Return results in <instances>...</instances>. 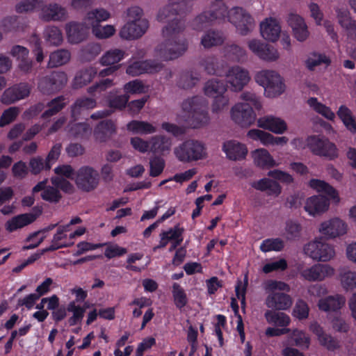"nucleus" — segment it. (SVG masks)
<instances>
[{
	"instance_id": "nucleus-6",
	"label": "nucleus",
	"mask_w": 356,
	"mask_h": 356,
	"mask_svg": "<svg viewBox=\"0 0 356 356\" xmlns=\"http://www.w3.org/2000/svg\"><path fill=\"white\" fill-rule=\"evenodd\" d=\"M74 181L81 191L91 192L99 185V175L93 168L84 165L76 171Z\"/></svg>"
},
{
	"instance_id": "nucleus-28",
	"label": "nucleus",
	"mask_w": 356,
	"mask_h": 356,
	"mask_svg": "<svg viewBox=\"0 0 356 356\" xmlns=\"http://www.w3.org/2000/svg\"><path fill=\"white\" fill-rule=\"evenodd\" d=\"M97 102L90 97L78 98L71 106V116L74 120H76L84 111L92 109L96 107Z\"/></svg>"
},
{
	"instance_id": "nucleus-2",
	"label": "nucleus",
	"mask_w": 356,
	"mask_h": 356,
	"mask_svg": "<svg viewBox=\"0 0 356 356\" xmlns=\"http://www.w3.org/2000/svg\"><path fill=\"white\" fill-rule=\"evenodd\" d=\"M181 108L188 113L186 121L191 128H200L209 123V116L206 110L205 99L202 97L194 96L185 99Z\"/></svg>"
},
{
	"instance_id": "nucleus-10",
	"label": "nucleus",
	"mask_w": 356,
	"mask_h": 356,
	"mask_svg": "<svg viewBox=\"0 0 356 356\" xmlns=\"http://www.w3.org/2000/svg\"><path fill=\"white\" fill-rule=\"evenodd\" d=\"M248 47L259 58L266 61H275L280 57L277 49L273 46L257 40H250Z\"/></svg>"
},
{
	"instance_id": "nucleus-16",
	"label": "nucleus",
	"mask_w": 356,
	"mask_h": 356,
	"mask_svg": "<svg viewBox=\"0 0 356 356\" xmlns=\"http://www.w3.org/2000/svg\"><path fill=\"white\" fill-rule=\"evenodd\" d=\"M65 8L56 3L44 5L41 8L40 18L44 22H62L67 19Z\"/></svg>"
},
{
	"instance_id": "nucleus-35",
	"label": "nucleus",
	"mask_w": 356,
	"mask_h": 356,
	"mask_svg": "<svg viewBox=\"0 0 356 356\" xmlns=\"http://www.w3.org/2000/svg\"><path fill=\"white\" fill-rule=\"evenodd\" d=\"M65 99L63 95H60L49 101L47 104L48 108L42 113L41 118L44 120H47L58 113L66 106Z\"/></svg>"
},
{
	"instance_id": "nucleus-30",
	"label": "nucleus",
	"mask_w": 356,
	"mask_h": 356,
	"mask_svg": "<svg viewBox=\"0 0 356 356\" xmlns=\"http://www.w3.org/2000/svg\"><path fill=\"white\" fill-rule=\"evenodd\" d=\"M255 165L262 169H269L277 165L275 161L265 149H257L252 152Z\"/></svg>"
},
{
	"instance_id": "nucleus-32",
	"label": "nucleus",
	"mask_w": 356,
	"mask_h": 356,
	"mask_svg": "<svg viewBox=\"0 0 356 356\" xmlns=\"http://www.w3.org/2000/svg\"><path fill=\"white\" fill-rule=\"evenodd\" d=\"M227 85L222 80L211 79L206 82L204 91L208 97H216L223 95L227 90Z\"/></svg>"
},
{
	"instance_id": "nucleus-52",
	"label": "nucleus",
	"mask_w": 356,
	"mask_h": 356,
	"mask_svg": "<svg viewBox=\"0 0 356 356\" xmlns=\"http://www.w3.org/2000/svg\"><path fill=\"white\" fill-rule=\"evenodd\" d=\"M248 284V274L245 275L243 282L241 280L236 281L235 286V293L238 299L241 301V307L245 309V294Z\"/></svg>"
},
{
	"instance_id": "nucleus-17",
	"label": "nucleus",
	"mask_w": 356,
	"mask_h": 356,
	"mask_svg": "<svg viewBox=\"0 0 356 356\" xmlns=\"http://www.w3.org/2000/svg\"><path fill=\"white\" fill-rule=\"evenodd\" d=\"M293 303L291 297L283 292H273L268 295L265 304L267 307L275 310H286Z\"/></svg>"
},
{
	"instance_id": "nucleus-11",
	"label": "nucleus",
	"mask_w": 356,
	"mask_h": 356,
	"mask_svg": "<svg viewBox=\"0 0 356 356\" xmlns=\"http://www.w3.org/2000/svg\"><path fill=\"white\" fill-rule=\"evenodd\" d=\"M163 65L155 60L135 61L127 68V73L131 76H138L142 74H154L160 72Z\"/></svg>"
},
{
	"instance_id": "nucleus-5",
	"label": "nucleus",
	"mask_w": 356,
	"mask_h": 356,
	"mask_svg": "<svg viewBox=\"0 0 356 356\" xmlns=\"http://www.w3.org/2000/svg\"><path fill=\"white\" fill-rule=\"evenodd\" d=\"M307 146L313 154L334 160L339 156L336 145L325 137L312 135L307 137Z\"/></svg>"
},
{
	"instance_id": "nucleus-44",
	"label": "nucleus",
	"mask_w": 356,
	"mask_h": 356,
	"mask_svg": "<svg viewBox=\"0 0 356 356\" xmlns=\"http://www.w3.org/2000/svg\"><path fill=\"white\" fill-rule=\"evenodd\" d=\"M309 186L318 192L324 193L327 195L330 198H335L337 197V191L331 185L325 181L318 179H312L309 182Z\"/></svg>"
},
{
	"instance_id": "nucleus-29",
	"label": "nucleus",
	"mask_w": 356,
	"mask_h": 356,
	"mask_svg": "<svg viewBox=\"0 0 356 356\" xmlns=\"http://www.w3.org/2000/svg\"><path fill=\"white\" fill-rule=\"evenodd\" d=\"M97 74V69L93 66L80 70L77 72L73 81L74 88H81L86 86L92 81Z\"/></svg>"
},
{
	"instance_id": "nucleus-48",
	"label": "nucleus",
	"mask_w": 356,
	"mask_h": 356,
	"mask_svg": "<svg viewBox=\"0 0 356 356\" xmlns=\"http://www.w3.org/2000/svg\"><path fill=\"white\" fill-rule=\"evenodd\" d=\"M69 132L75 138L83 139L91 134V128L86 122L74 123L70 127Z\"/></svg>"
},
{
	"instance_id": "nucleus-63",
	"label": "nucleus",
	"mask_w": 356,
	"mask_h": 356,
	"mask_svg": "<svg viewBox=\"0 0 356 356\" xmlns=\"http://www.w3.org/2000/svg\"><path fill=\"white\" fill-rule=\"evenodd\" d=\"M287 268V262L284 259L266 264L263 266V272L266 274L277 270H284Z\"/></svg>"
},
{
	"instance_id": "nucleus-39",
	"label": "nucleus",
	"mask_w": 356,
	"mask_h": 356,
	"mask_svg": "<svg viewBox=\"0 0 356 356\" xmlns=\"http://www.w3.org/2000/svg\"><path fill=\"white\" fill-rule=\"evenodd\" d=\"M337 115L345 127L353 133L356 132V120L351 111L346 106L341 105L337 111Z\"/></svg>"
},
{
	"instance_id": "nucleus-56",
	"label": "nucleus",
	"mask_w": 356,
	"mask_h": 356,
	"mask_svg": "<svg viewBox=\"0 0 356 356\" xmlns=\"http://www.w3.org/2000/svg\"><path fill=\"white\" fill-rule=\"evenodd\" d=\"M42 200L50 203L56 204L60 202L62 195L60 191L53 186H47L41 193Z\"/></svg>"
},
{
	"instance_id": "nucleus-25",
	"label": "nucleus",
	"mask_w": 356,
	"mask_h": 356,
	"mask_svg": "<svg viewBox=\"0 0 356 356\" xmlns=\"http://www.w3.org/2000/svg\"><path fill=\"white\" fill-rule=\"evenodd\" d=\"M257 123L259 127L277 134H283L287 128L286 124L283 120L273 115L260 118Z\"/></svg>"
},
{
	"instance_id": "nucleus-59",
	"label": "nucleus",
	"mask_w": 356,
	"mask_h": 356,
	"mask_svg": "<svg viewBox=\"0 0 356 356\" xmlns=\"http://www.w3.org/2000/svg\"><path fill=\"white\" fill-rule=\"evenodd\" d=\"M129 96L128 95H121L111 97L108 99V106L111 108L122 110L127 105Z\"/></svg>"
},
{
	"instance_id": "nucleus-54",
	"label": "nucleus",
	"mask_w": 356,
	"mask_h": 356,
	"mask_svg": "<svg viewBox=\"0 0 356 356\" xmlns=\"http://www.w3.org/2000/svg\"><path fill=\"white\" fill-rule=\"evenodd\" d=\"M330 59L325 54H313L306 60L307 67L309 70H314L315 67L320 65L322 63L328 66L330 64Z\"/></svg>"
},
{
	"instance_id": "nucleus-22",
	"label": "nucleus",
	"mask_w": 356,
	"mask_h": 356,
	"mask_svg": "<svg viewBox=\"0 0 356 356\" xmlns=\"http://www.w3.org/2000/svg\"><path fill=\"white\" fill-rule=\"evenodd\" d=\"M287 22L293 30L295 38L300 42L305 41L309 36L307 26L302 17L298 15L289 14Z\"/></svg>"
},
{
	"instance_id": "nucleus-15",
	"label": "nucleus",
	"mask_w": 356,
	"mask_h": 356,
	"mask_svg": "<svg viewBox=\"0 0 356 356\" xmlns=\"http://www.w3.org/2000/svg\"><path fill=\"white\" fill-rule=\"evenodd\" d=\"M334 271V268L328 264H318L304 269L301 272V276L309 282L322 281L325 277L332 276Z\"/></svg>"
},
{
	"instance_id": "nucleus-42",
	"label": "nucleus",
	"mask_w": 356,
	"mask_h": 356,
	"mask_svg": "<svg viewBox=\"0 0 356 356\" xmlns=\"http://www.w3.org/2000/svg\"><path fill=\"white\" fill-rule=\"evenodd\" d=\"M70 52L66 49H58L49 55L48 67L53 68L67 63L70 59Z\"/></svg>"
},
{
	"instance_id": "nucleus-37",
	"label": "nucleus",
	"mask_w": 356,
	"mask_h": 356,
	"mask_svg": "<svg viewBox=\"0 0 356 356\" xmlns=\"http://www.w3.org/2000/svg\"><path fill=\"white\" fill-rule=\"evenodd\" d=\"M127 129L136 134H149L156 131V129L152 124L140 120H131L127 124Z\"/></svg>"
},
{
	"instance_id": "nucleus-50",
	"label": "nucleus",
	"mask_w": 356,
	"mask_h": 356,
	"mask_svg": "<svg viewBox=\"0 0 356 356\" xmlns=\"http://www.w3.org/2000/svg\"><path fill=\"white\" fill-rule=\"evenodd\" d=\"M115 29L112 25L102 26L100 24H92V33L99 39H106L114 35Z\"/></svg>"
},
{
	"instance_id": "nucleus-21",
	"label": "nucleus",
	"mask_w": 356,
	"mask_h": 356,
	"mask_svg": "<svg viewBox=\"0 0 356 356\" xmlns=\"http://www.w3.org/2000/svg\"><path fill=\"white\" fill-rule=\"evenodd\" d=\"M184 228L180 227L179 224L176 225L166 231H162L160 234L161 240L159 244L153 248L154 251L158 249L164 248L169 242L182 243L184 240L183 234Z\"/></svg>"
},
{
	"instance_id": "nucleus-9",
	"label": "nucleus",
	"mask_w": 356,
	"mask_h": 356,
	"mask_svg": "<svg viewBox=\"0 0 356 356\" xmlns=\"http://www.w3.org/2000/svg\"><path fill=\"white\" fill-rule=\"evenodd\" d=\"M232 119L238 125L247 127L256 120V114L249 103L236 104L231 111Z\"/></svg>"
},
{
	"instance_id": "nucleus-64",
	"label": "nucleus",
	"mask_w": 356,
	"mask_h": 356,
	"mask_svg": "<svg viewBox=\"0 0 356 356\" xmlns=\"http://www.w3.org/2000/svg\"><path fill=\"white\" fill-rule=\"evenodd\" d=\"M341 282L346 290L356 289V273L348 271L341 277Z\"/></svg>"
},
{
	"instance_id": "nucleus-41",
	"label": "nucleus",
	"mask_w": 356,
	"mask_h": 356,
	"mask_svg": "<svg viewBox=\"0 0 356 356\" xmlns=\"http://www.w3.org/2000/svg\"><path fill=\"white\" fill-rule=\"evenodd\" d=\"M171 147V140L164 136H155L152 138L150 149L154 153L164 154Z\"/></svg>"
},
{
	"instance_id": "nucleus-47",
	"label": "nucleus",
	"mask_w": 356,
	"mask_h": 356,
	"mask_svg": "<svg viewBox=\"0 0 356 356\" xmlns=\"http://www.w3.org/2000/svg\"><path fill=\"white\" fill-rule=\"evenodd\" d=\"M44 37L51 45L58 46L63 42L62 32L55 26H47L44 30Z\"/></svg>"
},
{
	"instance_id": "nucleus-46",
	"label": "nucleus",
	"mask_w": 356,
	"mask_h": 356,
	"mask_svg": "<svg viewBox=\"0 0 356 356\" xmlns=\"http://www.w3.org/2000/svg\"><path fill=\"white\" fill-rule=\"evenodd\" d=\"M124 52L118 49H111L106 51L101 58L100 63L102 65H115L124 58Z\"/></svg>"
},
{
	"instance_id": "nucleus-18",
	"label": "nucleus",
	"mask_w": 356,
	"mask_h": 356,
	"mask_svg": "<svg viewBox=\"0 0 356 356\" xmlns=\"http://www.w3.org/2000/svg\"><path fill=\"white\" fill-rule=\"evenodd\" d=\"M222 149L227 159L232 161H241L245 159L248 154L246 146L235 140L225 141Z\"/></svg>"
},
{
	"instance_id": "nucleus-20",
	"label": "nucleus",
	"mask_w": 356,
	"mask_h": 356,
	"mask_svg": "<svg viewBox=\"0 0 356 356\" xmlns=\"http://www.w3.org/2000/svg\"><path fill=\"white\" fill-rule=\"evenodd\" d=\"M346 225L339 218H334L321 223L320 232L327 238H335L346 233Z\"/></svg>"
},
{
	"instance_id": "nucleus-38",
	"label": "nucleus",
	"mask_w": 356,
	"mask_h": 356,
	"mask_svg": "<svg viewBox=\"0 0 356 356\" xmlns=\"http://www.w3.org/2000/svg\"><path fill=\"white\" fill-rule=\"evenodd\" d=\"M266 321L280 327H286L291 322L290 317L283 312H276L273 310H267L264 314Z\"/></svg>"
},
{
	"instance_id": "nucleus-60",
	"label": "nucleus",
	"mask_w": 356,
	"mask_h": 356,
	"mask_svg": "<svg viewBox=\"0 0 356 356\" xmlns=\"http://www.w3.org/2000/svg\"><path fill=\"white\" fill-rule=\"evenodd\" d=\"M309 311V309L306 302L302 300H299L296 303V305L293 308V314L299 320H302L308 317Z\"/></svg>"
},
{
	"instance_id": "nucleus-26",
	"label": "nucleus",
	"mask_w": 356,
	"mask_h": 356,
	"mask_svg": "<svg viewBox=\"0 0 356 356\" xmlns=\"http://www.w3.org/2000/svg\"><path fill=\"white\" fill-rule=\"evenodd\" d=\"M260 31L265 40L275 42L280 37L281 26L275 19L269 18L261 23Z\"/></svg>"
},
{
	"instance_id": "nucleus-62",
	"label": "nucleus",
	"mask_w": 356,
	"mask_h": 356,
	"mask_svg": "<svg viewBox=\"0 0 356 356\" xmlns=\"http://www.w3.org/2000/svg\"><path fill=\"white\" fill-rule=\"evenodd\" d=\"M265 289L269 292H275L276 290L280 291L289 292L290 291V286L286 283L282 281L277 280H268L265 283Z\"/></svg>"
},
{
	"instance_id": "nucleus-33",
	"label": "nucleus",
	"mask_w": 356,
	"mask_h": 356,
	"mask_svg": "<svg viewBox=\"0 0 356 356\" xmlns=\"http://www.w3.org/2000/svg\"><path fill=\"white\" fill-rule=\"evenodd\" d=\"M314 332L318 336L320 343L329 350H334L339 348V341L324 332L323 328L318 324L312 325Z\"/></svg>"
},
{
	"instance_id": "nucleus-1",
	"label": "nucleus",
	"mask_w": 356,
	"mask_h": 356,
	"mask_svg": "<svg viewBox=\"0 0 356 356\" xmlns=\"http://www.w3.org/2000/svg\"><path fill=\"white\" fill-rule=\"evenodd\" d=\"M227 19L234 24L242 35H246L254 26L252 17L242 8L234 7L228 10L227 7L220 3L212 10L204 11L197 16L193 21V29L202 31L211 22L218 19Z\"/></svg>"
},
{
	"instance_id": "nucleus-58",
	"label": "nucleus",
	"mask_w": 356,
	"mask_h": 356,
	"mask_svg": "<svg viewBox=\"0 0 356 356\" xmlns=\"http://www.w3.org/2000/svg\"><path fill=\"white\" fill-rule=\"evenodd\" d=\"M19 114L17 107H10L5 110L0 117V127H3L13 122Z\"/></svg>"
},
{
	"instance_id": "nucleus-61",
	"label": "nucleus",
	"mask_w": 356,
	"mask_h": 356,
	"mask_svg": "<svg viewBox=\"0 0 356 356\" xmlns=\"http://www.w3.org/2000/svg\"><path fill=\"white\" fill-rule=\"evenodd\" d=\"M124 90L125 92L131 94H142L145 92L144 84L138 79L127 83L124 86Z\"/></svg>"
},
{
	"instance_id": "nucleus-43",
	"label": "nucleus",
	"mask_w": 356,
	"mask_h": 356,
	"mask_svg": "<svg viewBox=\"0 0 356 356\" xmlns=\"http://www.w3.org/2000/svg\"><path fill=\"white\" fill-rule=\"evenodd\" d=\"M33 222V219H29L26 213L19 214L13 217L6 223V229L9 232H13Z\"/></svg>"
},
{
	"instance_id": "nucleus-51",
	"label": "nucleus",
	"mask_w": 356,
	"mask_h": 356,
	"mask_svg": "<svg viewBox=\"0 0 356 356\" xmlns=\"http://www.w3.org/2000/svg\"><path fill=\"white\" fill-rule=\"evenodd\" d=\"M284 248V242L282 239L267 238L262 241L260 250L264 252L270 251H281Z\"/></svg>"
},
{
	"instance_id": "nucleus-36",
	"label": "nucleus",
	"mask_w": 356,
	"mask_h": 356,
	"mask_svg": "<svg viewBox=\"0 0 356 356\" xmlns=\"http://www.w3.org/2000/svg\"><path fill=\"white\" fill-rule=\"evenodd\" d=\"M223 54L230 61L241 62L246 59L245 49L235 44H226L223 47Z\"/></svg>"
},
{
	"instance_id": "nucleus-3",
	"label": "nucleus",
	"mask_w": 356,
	"mask_h": 356,
	"mask_svg": "<svg viewBox=\"0 0 356 356\" xmlns=\"http://www.w3.org/2000/svg\"><path fill=\"white\" fill-rule=\"evenodd\" d=\"M255 80L263 86L265 92L270 97L281 95L284 91L285 85L280 75L273 70H262L257 73Z\"/></svg>"
},
{
	"instance_id": "nucleus-23",
	"label": "nucleus",
	"mask_w": 356,
	"mask_h": 356,
	"mask_svg": "<svg viewBox=\"0 0 356 356\" xmlns=\"http://www.w3.org/2000/svg\"><path fill=\"white\" fill-rule=\"evenodd\" d=\"M330 200L323 195H314L307 200L305 209L310 216H315L327 210Z\"/></svg>"
},
{
	"instance_id": "nucleus-53",
	"label": "nucleus",
	"mask_w": 356,
	"mask_h": 356,
	"mask_svg": "<svg viewBox=\"0 0 356 356\" xmlns=\"http://www.w3.org/2000/svg\"><path fill=\"white\" fill-rule=\"evenodd\" d=\"M165 161L163 158L158 156L152 157L149 160V175L156 177L160 175L165 168Z\"/></svg>"
},
{
	"instance_id": "nucleus-49",
	"label": "nucleus",
	"mask_w": 356,
	"mask_h": 356,
	"mask_svg": "<svg viewBox=\"0 0 356 356\" xmlns=\"http://www.w3.org/2000/svg\"><path fill=\"white\" fill-rule=\"evenodd\" d=\"M202 65L204 67V70L209 74H215L216 76H222L223 70L219 67L217 58L209 56L202 61Z\"/></svg>"
},
{
	"instance_id": "nucleus-13",
	"label": "nucleus",
	"mask_w": 356,
	"mask_h": 356,
	"mask_svg": "<svg viewBox=\"0 0 356 356\" xmlns=\"http://www.w3.org/2000/svg\"><path fill=\"white\" fill-rule=\"evenodd\" d=\"M148 26L147 20L136 19L124 24L120 31V35L126 40L137 39L145 33Z\"/></svg>"
},
{
	"instance_id": "nucleus-8",
	"label": "nucleus",
	"mask_w": 356,
	"mask_h": 356,
	"mask_svg": "<svg viewBox=\"0 0 356 356\" xmlns=\"http://www.w3.org/2000/svg\"><path fill=\"white\" fill-rule=\"evenodd\" d=\"M67 81V77L63 72H52L39 80L38 88L44 95H49L62 90Z\"/></svg>"
},
{
	"instance_id": "nucleus-55",
	"label": "nucleus",
	"mask_w": 356,
	"mask_h": 356,
	"mask_svg": "<svg viewBox=\"0 0 356 356\" xmlns=\"http://www.w3.org/2000/svg\"><path fill=\"white\" fill-rule=\"evenodd\" d=\"M291 341L293 345L302 348H308L310 342L309 338L307 334L298 330H294L293 331Z\"/></svg>"
},
{
	"instance_id": "nucleus-34",
	"label": "nucleus",
	"mask_w": 356,
	"mask_h": 356,
	"mask_svg": "<svg viewBox=\"0 0 356 356\" xmlns=\"http://www.w3.org/2000/svg\"><path fill=\"white\" fill-rule=\"evenodd\" d=\"M223 33L220 31L209 30L207 31L201 39V44L205 49L221 45L225 41Z\"/></svg>"
},
{
	"instance_id": "nucleus-12",
	"label": "nucleus",
	"mask_w": 356,
	"mask_h": 356,
	"mask_svg": "<svg viewBox=\"0 0 356 356\" xmlns=\"http://www.w3.org/2000/svg\"><path fill=\"white\" fill-rule=\"evenodd\" d=\"M90 27L86 24L70 22L65 24V31L70 44H79L85 40L89 34Z\"/></svg>"
},
{
	"instance_id": "nucleus-7",
	"label": "nucleus",
	"mask_w": 356,
	"mask_h": 356,
	"mask_svg": "<svg viewBox=\"0 0 356 356\" xmlns=\"http://www.w3.org/2000/svg\"><path fill=\"white\" fill-rule=\"evenodd\" d=\"M304 251L313 259L321 261H330L335 255L334 248L325 243L323 238L309 242L305 246Z\"/></svg>"
},
{
	"instance_id": "nucleus-19",
	"label": "nucleus",
	"mask_w": 356,
	"mask_h": 356,
	"mask_svg": "<svg viewBox=\"0 0 356 356\" xmlns=\"http://www.w3.org/2000/svg\"><path fill=\"white\" fill-rule=\"evenodd\" d=\"M116 133V125L112 120H101L95 127L93 135L96 141L104 143Z\"/></svg>"
},
{
	"instance_id": "nucleus-40",
	"label": "nucleus",
	"mask_w": 356,
	"mask_h": 356,
	"mask_svg": "<svg viewBox=\"0 0 356 356\" xmlns=\"http://www.w3.org/2000/svg\"><path fill=\"white\" fill-rule=\"evenodd\" d=\"M172 295L174 304L179 310H181L188 304V299L185 290L179 283L174 282L172 284Z\"/></svg>"
},
{
	"instance_id": "nucleus-14",
	"label": "nucleus",
	"mask_w": 356,
	"mask_h": 356,
	"mask_svg": "<svg viewBox=\"0 0 356 356\" xmlns=\"http://www.w3.org/2000/svg\"><path fill=\"white\" fill-rule=\"evenodd\" d=\"M227 83L234 91H241L249 82L250 76L247 70L239 66L232 67L226 73Z\"/></svg>"
},
{
	"instance_id": "nucleus-4",
	"label": "nucleus",
	"mask_w": 356,
	"mask_h": 356,
	"mask_svg": "<svg viewBox=\"0 0 356 356\" xmlns=\"http://www.w3.org/2000/svg\"><path fill=\"white\" fill-rule=\"evenodd\" d=\"M174 153L177 159L181 162H191L204 159L206 155V147L201 142L195 140H187L175 147Z\"/></svg>"
},
{
	"instance_id": "nucleus-24",
	"label": "nucleus",
	"mask_w": 356,
	"mask_h": 356,
	"mask_svg": "<svg viewBox=\"0 0 356 356\" xmlns=\"http://www.w3.org/2000/svg\"><path fill=\"white\" fill-rule=\"evenodd\" d=\"M247 135L252 140H260L264 145H284L288 141V138L285 136H273L268 132L255 129H250Z\"/></svg>"
},
{
	"instance_id": "nucleus-57",
	"label": "nucleus",
	"mask_w": 356,
	"mask_h": 356,
	"mask_svg": "<svg viewBox=\"0 0 356 356\" xmlns=\"http://www.w3.org/2000/svg\"><path fill=\"white\" fill-rule=\"evenodd\" d=\"M110 17V13L104 9H96L88 13L87 19L91 22L92 24H99L102 21L108 19Z\"/></svg>"
},
{
	"instance_id": "nucleus-27",
	"label": "nucleus",
	"mask_w": 356,
	"mask_h": 356,
	"mask_svg": "<svg viewBox=\"0 0 356 356\" xmlns=\"http://www.w3.org/2000/svg\"><path fill=\"white\" fill-rule=\"evenodd\" d=\"M345 302V298L341 295L329 296L319 300L318 306L324 312H336L341 309Z\"/></svg>"
},
{
	"instance_id": "nucleus-45",
	"label": "nucleus",
	"mask_w": 356,
	"mask_h": 356,
	"mask_svg": "<svg viewBox=\"0 0 356 356\" xmlns=\"http://www.w3.org/2000/svg\"><path fill=\"white\" fill-rule=\"evenodd\" d=\"M307 102L316 113L322 115L327 120H332L335 118V115L330 108L319 102L316 97H309Z\"/></svg>"
},
{
	"instance_id": "nucleus-31",
	"label": "nucleus",
	"mask_w": 356,
	"mask_h": 356,
	"mask_svg": "<svg viewBox=\"0 0 356 356\" xmlns=\"http://www.w3.org/2000/svg\"><path fill=\"white\" fill-rule=\"evenodd\" d=\"M252 186L260 191H267L268 195L278 196L282 192L280 185L277 181L268 178H263L254 182Z\"/></svg>"
}]
</instances>
